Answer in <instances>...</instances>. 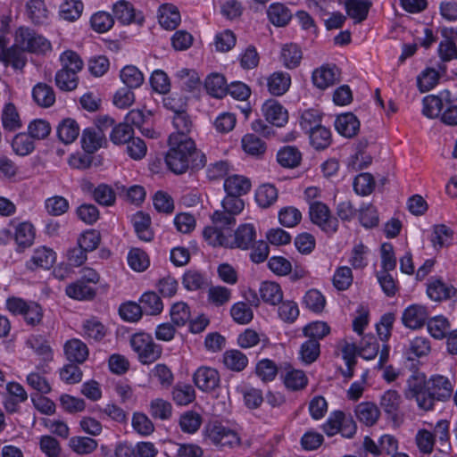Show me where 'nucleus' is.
I'll use <instances>...</instances> for the list:
<instances>
[{
  "instance_id": "1",
  "label": "nucleus",
  "mask_w": 457,
  "mask_h": 457,
  "mask_svg": "<svg viewBox=\"0 0 457 457\" xmlns=\"http://www.w3.org/2000/svg\"><path fill=\"white\" fill-rule=\"evenodd\" d=\"M170 149L165 156L168 168L175 174L194 172L203 169L206 164L205 155L196 149L190 137H169Z\"/></svg>"
},
{
  "instance_id": "2",
  "label": "nucleus",
  "mask_w": 457,
  "mask_h": 457,
  "mask_svg": "<svg viewBox=\"0 0 457 457\" xmlns=\"http://www.w3.org/2000/svg\"><path fill=\"white\" fill-rule=\"evenodd\" d=\"M234 226H227L216 230V233L204 235L207 243L212 246L249 249L256 238V230L252 224H244L237 228L232 236Z\"/></svg>"
},
{
  "instance_id": "3",
  "label": "nucleus",
  "mask_w": 457,
  "mask_h": 457,
  "mask_svg": "<svg viewBox=\"0 0 457 457\" xmlns=\"http://www.w3.org/2000/svg\"><path fill=\"white\" fill-rule=\"evenodd\" d=\"M244 207L245 203L240 196L227 194L221 202V210L213 212L212 215V225L204 229L203 236L216 233V230L227 226H235L236 216L244 210Z\"/></svg>"
},
{
  "instance_id": "4",
  "label": "nucleus",
  "mask_w": 457,
  "mask_h": 457,
  "mask_svg": "<svg viewBox=\"0 0 457 457\" xmlns=\"http://www.w3.org/2000/svg\"><path fill=\"white\" fill-rule=\"evenodd\" d=\"M428 379L424 373L414 371L408 378L404 395L415 399L418 407L425 411L432 410L431 397L428 396Z\"/></svg>"
},
{
  "instance_id": "5",
  "label": "nucleus",
  "mask_w": 457,
  "mask_h": 457,
  "mask_svg": "<svg viewBox=\"0 0 457 457\" xmlns=\"http://www.w3.org/2000/svg\"><path fill=\"white\" fill-rule=\"evenodd\" d=\"M132 349L137 353L143 364L155 361L162 354V347L156 345L153 337L146 333H137L130 339Z\"/></svg>"
},
{
  "instance_id": "6",
  "label": "nucleus",
  "mask_w": 457,
  "mask_h": 457,
  "mask_svg": "<svg viewBox=\"0 0 457 457\" xmlns=\"http://www.w3.org/2000/svg\"><path fill=\"white\" fill-rule=\"evenodd\" d=\"M205 436L212 444L220 447H234L240 444V438L237 432L214 421L205 428Z\"/></svg>"
},
{
  "instance_id": "7",
  "label": "nucleus",
  "mask_w": 457,
  "mask_h": 457,
  "mask_svg": "<svg viewBox=\"0 0 457 457\" xmlns=\"http://www.w3.org/2000/svg\"><path fill=\"white\" fill-rule=\"evenodd\" d=\"M8 38L0 36V62L5 65L11 64L14 69H22L26 64L25 50L21 48V45L15 40L12 46H8Z\"/></svg>"
},
{
  "instance_id": "8",
  "label": "nucleus",
  "mask_w": 457,
  "mask_h": 457,
  "mask_svg": "<svg viewBox=\"0 0 457 457\" xmlns=\"http://www.w3.org/2000/svg\"><path fill=\"white\" fill-rule=\"evenodd\" d=\"M16 41L27 52L45 53L51 47L50 43L44 37L29 28H20L16 31Z\"/></svg>"
},
{
  "instance_id": "9",
  "label": "nucleus",
  "mask_w": 457,
  "mask_h": 457,
  "mask_svg": "<svg viewBox=\"0 0 457 457\" xmlns=\"http://www.w3.org/2000/svg\"><path fill=\"white\" fill-rule=\"evenodd\" d=\"M428 396L431 397L432 409L436 401H446L453 391V386L448 378L442 375H433L428 378Z\"/></svg>"
},
{
  "instance_id": "10",
  "label": "nucleus",
  "mask_w": 457,
  "mask_h": 457,
  "mask_svg": "<svg viewBox=\"0 0 457 457\" xmlns=\"http://www.w3.org/2000/svg\"><path fill=\"white\" fill-rule=\"evenodd\" d=\"M262 111L267 121L277 127H284L288 122L287 110L277 100L264 102Z\"/></svg>"
},
{
  "instance_id": "11",
  "label": "nucleus",
  "mask_w": 457,
  "mask_h": 457,
  "mask_svg": "<svg viewBox=\"0 0 457 457\" xmlns=\"http://www.w3.org/2000/svg\"><path fill=\"white\" fill-rule=\"evenodd\" d=\"M280 377L285 386L291 391H298L307 386L308 378L303 370L294 369L286 363L280 368Z\"/></svg>"
},
{
  "instance_id": "12",
  "label": "nucleus",
  "mask_w": 457,
  "mask_h": 457,
  "mask_svg": "<svg viewBox=\"0 0 457 457\" xmlns=\"http://www.w3.org/2000/svg\"><path fill=\"white\" fill-rule=\"evenodd\" d=\"M428 319V312L425 306L420 304H411L403 312V324L411 329H419L422 328Z\"/></svg>"
},
{
  "instance_id": "13",
  "label": "nucleus",
  "mask_w": 457,
  "mask_h": 457,
  "mask_svg": "<svg viewBox=\"0 0 457 457\" xmlns=\"http://www.w3.org/2000/svg\"><path fill=\"white\" fill-rule=\"evenodd\" d=\"M379 404L388 419L394 422L399 421L402 397L396 390L386 391L380 397Z\"/></svg>"
},
{
  "instance_id": "14",
  "label": "nucleus",
  "mask_w": 457,
  "mask_h": 457,
  "mask_svg": "<svg viewBox=\"0 0 457 457\" xmlns=\"http://www.w3.org/2000/svg\"><path fill=\"white\" fill-rule=\"evenodd\" d=\"M195 386L204 392L214 390L220 383L219 372L210 367H200L194 374Z\"/></svg>"
},
{
  "instance_id": "15",
  "label": "nucleus",
  "mask_w": 457,
  "mask_h": 457,
  "mask_svg": "<svg viewBox=\"0 0 457 457\" xmlns=\"http://www.w3.org/2000/svg\"><path fill=\"white\" fill-rule=\"evenodd\" d=\"M113 15L120 23L127 25L132 22L142 23L143 16L136 13L133 5L125 0L115 3L112 6Z\"/></svg>"
},
{
  "instance_id": "16",
  "label": "nucleus",
  "mask_w": 457,
  "mask_h": 457,
  "mask_svg": "<svg viewBox=\"0 0 457 457\" xmlns=\"http://www.w3.org/2000/svg\"><path fill=\"white\" fill-rule=\"evenodd\" d=\"M427 294L434 301L457 298V289L453 286L447 285L443 280L436 278L428 283Z\"/></svg>"
},
{
  "instance_id": "17",
  "label": "nucleus",
  "mask_w": 457,
  "mask_h": 457,
  "mask_svg": "<svg viewBox=\"0 0 457 457\" xmlns=\"http://www.w3.org/2000/svg\"><path fill=\"white\" fill-rule=\"evenodd\" d=\"M291 86V76L285 71H275L267 79L268 91L274 96L286 94Z\"/></svg>"
},
{
  "instance_id": "18",
  "label": "nucleus",
  "mask_w": 457,
  "mask_h": 457,
  "mask_svg": "<svg viewBox=\"0 0 457 457\" xmlns=\"http://www.w3.org/2000/svg\"><path fill=\"white\" fill-rule=\"evenodd\" d=\"M303 335L309 339L302 344L299 351V359L305 365L314 362V321L303 328Z\"/></svg>"
},
{
  "instance_id": "19",
  "label": "nucleus",
  "mask_w": 457,
  "mask_h": 457,
  "mask_svg": "<svg viewBox=\"0 0 457 457\" xmlns=\"http://www.w3.org/2000/svg\"><path fill=\"white\" fill-rule=\"evenodd\" d=\"M63 350L66 358L71 362L80 364L88 357V348L80 339L68 340L63 346Z\"/></svg>"
},
{
  "instance_id": "20",
  "label": "nucleus",
  "mask_w": 457,
  "mask_h": 457,
  "mask_svg": "<svg viewBox=\"0 0 457 457\" xmlns=\"http://www.w3.org/2000/svg\"><path fill=\"white\" fill-rule=\"evenodd\" d=\"M335 127L340 135L351 138L359 131L360 121L352 112H346L337 118Z\"/></svg>"
},
{
  "instance_id": "21",
  "label": "nucleus",
  "mask_w": 457,
  "mask_h": 457,
  "mask_svg": "<svg viewBox=\"0 0 457 457\" xmlns=\"http://www.w3.org/2000/svg\"><path fill=\"white\" fill-rule=\"evenodd\" d=\"M105 142V134L99 129L87 128L82 132V147L88 154H93L97 151Z\"/></svg>"
},
{
  "instance_id": "22",
  "label": "nucleus",
  "mask_w": 457,
  "mask_h": 457,
  "mask_svg": "<svg viewBox=\"0 0 457 457\" xmlns=\"http://www.w3.org/2000/svg\"><path fill=\"white\" fill-rule=\"evenodd\" d=\"M337 220L333 217L327 205L316 202V226L327 234L334 233L337 228Z\"/></svg>"
},
{
  "instance_id": "23",
  "label": "nucleus",
  "mask_w": 457,
  "mask_h": 457,
  "mask_svg": "<svg viewBox=\"0 0 457 457\" xmlns=\"http://www.w3.org/2000/svg\"><path fill=\"white\" fill-rule=\"evenodd\" d=\"M26 13L35 25L46 24L49 19V11L44 0H29L26 3Z\"/></svg>"
},
{
  "instance_id": "24",
  "label": "nucleus",
  "mask_w": 457,
  "mask_h": 457,
  "mask_svg": "<svg viewBox=\"0 0 457 457\" xmlns=\"http://www.w3.org/2000/svg\"><path fill=\"white\" fill-rule=\"evenodd\" d=\"M160 25L166 29H175L180 23V13L172 4H162L158 10Z\"/></svg>"
},
{
  "instance_id": "25",
  "label": "nucleus",
  "mask_w": 457,
  "mask_h": 457,
  "mask_svg": "<svg viewBox=\"0 0 457 457\" xmlns=\"http://www.w3.org/2000/svg\"><path fill=\"white\" fill-rule=\"evenodd\" d=\"M224 189L228 195L241 196L250 191L251 182L241 175L228 176L224 181Z\"/></svg>"
},
{
  "instance_id": "26",
  "label": "nucleus",
  "mask_w": 457,
  "mask_h": 457,
  "mask_svg": "<svg viewBox=\"0 0 457 457\" xmlns=\"http://www.w3.org/2000/svg\"><path fill=\"white\" fill-rule=\"evenodd\" d=\"M338 78L339 71L335 64L322 65L320 70H316V87L326 89L333 86Z\"/></svg>"
},
{
  "instance_id": "27",
  "label": "nucleus",
  "mask_w": 457,
  "mask_h": 457,
  "mask_svg": "<svg viewBox=\"0 0 457 457\" xmlns=\"http://www.w3.org/2000/svg\"><path fill=\"white\" fill-rule=\"evenodd\" d=\"M133 226L138 238L145 242H150L154 238V232L151 228V218L142 212L133 216Z\"/></svg>"
},
{
  "instance_id": "28",
  "label": "nucleus",
  "mask_w": 457,
  "mask_h": 457,
  "mask_svg": "<svg viewBox=\"0 0 457 457\" xmlns=\"http://www.w3.org/2000/svg\"><path fill=\"white\" fill-rule=\"evenodd\" d=\"M355 415L361 423L373 426L380 416V411L375 403L363 402L356 406Z\"/></svg>"
},
{
  "instance_id": "29",
  "label": "nucleus",
  "mask_w": 457,
  "mask_h": 457,
  "mask_svg": "<svg viewBox=\"0 0 457 457\" xmlns=\"http://www.w3.org/2000/svg\"><path fill=\"white\" fill-rule=\"evenodd\" d=\"M32 97L34 102L43 108H48L55 102V94L53 87L41 82L34 86Z\"/></svg>"
},
{
  "instance_id": "30",
  "label": "nucleus",
  "mask_w": 457,
  "mask_h": 457,
  "mask_svg": "<svg viewBox=\"0 0 457 457\" xmlns=\"http://www.w3.org/2000/svg\"><path fill=\"white\" fill-rule=\"evenodd\" d=\"M371 4L370 0H345L346 13L360 23L366 20Z\"/></svg>"
},
{
  "instance_id": "31",
  "label": "nucleus",
  "mask_w": 457,
  "mask_h": 457,
  "mask_svg": "<svg viewBox=\"0 0 457 457\" xmlns=\"http://www.w3.org/2000/svg\"><path fill=\"white\" fill-rule=\"evenodd\" d=\"M259 293L262 300L270 305H276L282 302L283 293L278 284L271 281H264L261 284Z\"/></svg>"
},
{
  "instance_id": "32",
  "label": "nucleus",
  "mask_w": 457,
  "mask_h": 457,
  "mask_svg": "<svg viewBox=\"0 0 457 457\" xmlns=\"http://www.w3.org/2000/svg\"><path fill=\"white\" fill-rule=\"evenodd\" d=\"M267 13L270 21L277 27L286 26L293 16L291 10L280 3L270 4Z\"/></svg>"
},
{
  "instance_id": "33",
  "label": "nucleus",
  "mask_w": 457,
  "mask_h": 457,
  "mask_svg": "<svg viewBox=\"0 0 457 457\" xmlns=\"http://www.w3.org/2000/svg\"><path fill=\"white\" fill-rule=\"evenodd\" d=\"M55 262V253L46 247L35 250L28 267L29 269L42 268L50 269Z\"/></svg>"
},
{
  "instance_id": "34",
  "label": "nucleus",
  "mask_w": 457,
  "mask_h": 457,
  "mask_svg": "<svg viewBox=\"0 0 457 457\" xmlns=\"http://www.w3.org/2000/svg\"><path fill=\"white\" fill-rule=\"evenodd\" d=\"M278 197V191L272 184H262L255 191V201L262 208L273 205Z\"/></svg>"
},
{
  "instance_id": "35",
  "label": "nucleus",
  "mask_w": 457,
  "mask_h": 457,
  "mask_svg": "<svg viewBox=\"0 0 457 457\" xmlns=\"http://www.w3.org/2000/svg\"><path fill=\"white\" fill-rule=\"evenodd\" d=\"M225 367L232 371L240 372L248 364V358L239 350H228L223 353Z\"/></svg>"
},
{
  "instance_id": "36",
  "label": "nucleus",
  "mask_w": 457,
  "mask_h": 457,
  "mask_svg": "<svg viewBox=\"0 0 457 457\" xmlns=\"http://www.w3.org/2000/svg\"><path fill=\"white\" fill-rule=\"evenodd\" d=\"M59 139L65 145L72 143L79 135V127L76 120L64 119L57 127Z\"/></svg>"
},
{
  "instance_id": "37",
  "label": "nucleus",
  "mask_w": 457,
  "mask_h": 457,
  "mask_svg": "<svg viewBox=\"0 0 457 457\" xmlns=\"http://www.w3.org/2000/svg\"><path fill=\"white\" fill-rule=\"evenodd\" d=\"M140 306L145 314L158 315L163 310V303L159 295L154 292H145L140 297Z\"/></svg>"
},
{
  "instance_id": "38",
  "label": "nucleus",
  "mask_w": 457,
  "mask_h": 457,
  "mask_svg": "<svg viewBox=\"0 0 457 457\" xmlns=\"http://www.w3.org/2000/svg\"><path fill=\"white\" fill-rule=\"evenodd\" d=\"M301 153L295 146H284L277 154L278 162L284 168L293 169L301 162Z\"/></svg>"
},
{
  "instance_id": "39",
  "label": "nucleus",
  "mask_w": 457,
  "mask_h": 457,
  "mask_svg": "<svg viewBox=\"0 0 457 457\" xmlns=\"http://www.w3.org/2000/svg\"><path fill=\"white\" fill-rule=\"evenodd\" d=\"M12 148L17 155L27 156L35 150V142L28 133H18L12 141Z\"/></svg>"
},
{
  "instance_id": "40",
  "label": "nucleus",
  "mask_w": 457,
  "mask_h": 457,
  "mask_svg": "<svg viewBox=\"0 0 457 457\" xmlns=\"http://www.w3.org/2000/svg\"><path fill=\"white\" fill-rule=\"evenodd\" d=\"M65 293L69 297L76 300H90L96 295L95 289L82 280L68 285Z\"/></svg>"
},
{
  "instance_id": "41",
  "label": "nucleus",
  "mask_w": 457,
  "mask_h": 457,
  "mask_svg": "<svg viewBox=\"0 0 457 457\" xmlns=\"http://www.w3.org/2000/svg\"><path fill=\"white\" fill-rule=\"evenodd\" d=\"M204 86L207 92L216 98H221L227 94L228 85L221 74L209 75L205 79Z\"/></svg>"
},
{
  "instance_id": "42",
  "label": "nucleus",
  "mask_w": 457,
  "mask_h": 457,
  "mask_svg": "<svg viewBox=\"0 0 457 457\" xmlns=\"http://www.w3.org/2000/svg\"><path fill=\"white\" fill-rule=\"evenodd\" d=\"M82 335L87 339L97 342L105 337L106 328L97 319L91 318L83 322Z\"/></svg>"
},
{
  "instance_id": "43",
  "label": "nucleus",
  "mask_w": 457,
  "mask_h": 457,
  "mask_svg": "<svg viewBox=\"0 0 457 457\" xmlns=\"http://www.w3.org/2000/svg\"><path fill=\"white\" fill-rule=\"evenodd\" d=\"M172 123L177 130L176 133H172L170 136H178L179 137H189L188 134L194 128V122L189 114L184 110L174 114Z\"/></svg>"
},
{
  "instance_id": "44",
  "label": "nucleus",
  "mask_w": 457,
  "mask_h": 457,
  "mask_svg": "<svg viewBox=\"0 0 457 457\" xmlns=\"http://www.w3.org/2000/svg\"><path fill=\"white\" fill-rule=\"evenodd\" d=\"M83 3L80 0H65L61 5L60 16L69 21L78 20L83 12Z\"/></svg>"
},
{
  "instance_id": "45",
  "label": "nucleus",
  "mask_w": 457,
  "mask_h": 457,
  "mask_svg": "<svg viewBox=\"0 0 457 457\" xmlns=\"http://www.w3.org/2000/svg\"><path fill=\"white\" fill-rule=\"evenodd\" d=\"M443 95L441 96L429 95L423 98L422 100V114L429 119H434L439 116L441 111L443 109Z\"/></svg>"
},
{
  "instance_id": "46",
  "label": "nucleus",
  "mask_w": 457,
  "mask_h": 457,
  "mask_svg": "<svg viewBox=\"0 0 457 457\" xmlns=\"http://www.w3.org/2000/svg\"><path fill=\"white\" fill-rule=\"evenodd\" d=\"M281 61L288 69L297 67L302 59V51L295 44H287L281 50Z\"/></svg>"
},
{
  "instance_id": "47",
  "label": "nucleus",
  "mask_w": 457,
  "mask_h": 457,
  "mask_svg": "<svg viewBox=\"0 0 457 457\" xmlns=\"http://www.w3.org/2000/svg\"><path fill=\"white\" fill-rule=\"evenodd\" d=\"M120 79L129 88H137L144 82L143 73L133 65L124 67L120 71Z\"/></svg>"
},
{
  "instance_id": "48",
  "label": "nucleus",
  "mask_w": 457,
  "mask_h": 457,
  "mask_svg": "<svg viewBox=\"0 0 457 457\" xmlns=\"http://www.w3.org/2000/svg\"><path fill=\"white\" fill-rule=\"evenodd\" d=\"M35 237L34 227L29 222H22L15 228L14 239L19 246L23 248L32 245Z\"/></svg>"
},
{
  "instance_id": "49",
  "label": "nucleus",
  "mask_w": 457,
  "mask_h": 457,
  "mask_svg": "<svg viewBox=\"0 0 457 457\" xmlns=\"http://www.w3.org/2000/svg\"><path fill=\"white\" fill-rule=\"evenodd\" d=\"M70 447L78 454H89L97 448V441L87 436H73L69 442Z\"/></svg>"
},
{
  "instance_id": "50",
  "label": "nucleus",
  "mask_w": 457,
  "mask_h": 457,
  "mask_svg": "<svg viewBox=\"0 0 457 457\" xmlns=\"http://www.w3.org/2000/svg\"><path fill=\"white\" fill-rule=\"evenodd\" d=\"M2 124L4 129L14 131L21 127V121L13 104H5L2 113Z\"/></svg>"
},
{
  "instance_id": "51",
  "label": "nucleus",
  "mask_w": 457,
  "mask_h": 457,
  "mask_svg": "<svg viewBox=\"0 0 457 457\" xmlns=\"http://www.w3.org/2000/svg\"><path fill=\"white\" fill-rule=\"evenodd\" d=\"M428 329L436 339H443L450 329V323L444 316H436L427 320Z\"/></svg>"
},
{
  "instance_id": "52",
  "label": "nucleus",
  "mask_w": 457,
  "mask_h": 457,
  "mask_svg": "<svg viewBox=\"0 0 457 457\" xmlns=\"http://www.w3.org/2000/svg\"><path fill=\"white\" fill-rule=\"evenodd\" d=\"M128 263L135 271H144L150 264L148 255L140 248H132L128 253Z\"/></svg>"
},
{
  "instance_id": "53",
  "label": "nucleus",
  "mask_w": 457,
  "mask_h": 457,
  "mask_svg": "<svg viewBox=\"0 0 457 457\" xmlns=\"http://www.w3.org/2000/svg\"><path fill=\"white\" fill-rule=\"evenodd\" d=\"M453 231L444 224L436 225L433 228L431 242L434 247L442 248L451 245Z\"/></svg>"
},
{
  "instance_id": "54",
  "label": "nucleus",
  "mask_w": 457,
  "mask_h": 457,
  "mask_svg": "<svg viewBox=\"0 0 457 457\" xmlns=\"http://www.w3.org/2000/svg\"><path fill=\"white\" fill-rule=\"evenodd\" d=\"M182 284L187 290L195 291L205 287L207 279L202 272L195 270H189L185 272Z\"/></svg>"
},
{
  "instance_id": "55",
  "label": "nucleus",
  "mask_w": 457,
  "mask_h": 457,
  "mask_svg": "<svg viewBox=\"0 0 457 457\" xmlns=\"http://www.w3.org/2000/svg\"><path fill=\"white\" fill-rule=\"evenodd\" d=\"M202 424V417L193 411L184 412L179 419V426L183 432L193 434L196 432Z\"/></svg>"
},
{
  "instance_id": "56",
  "label": "nucleus",
  "mask_w": 457,
  "mask_h": 457,
  "mask_svg": "<svg viewBox=\"0 0 457 457\" xmlns=\"http://www.w3.org/2000/svg\"><path fill=\"white\" fill-rule=\"evenodd\" d=\"M244 151L251 155H262L266 151L265 143L254 134H247L242 138Z\"/></svg>"
},
{
  "instance_id": "57",
  "label": "nucleus",
  "mask_w": 457,
  "mask_h": 457,
  "mask_svg": "<svg viewBox=\"0 0 457 457\" xmlns=\"http://www.w3.org/2000/svg\"><path fill=\"white\" fill-rule=\"evenodd\" d=\"M55 84L62 91H72L78 87V76L75 72L60 70L55 74Z\"/></svg>"
},
{
  "instance_id": "58",
  "label": "nucleus",
  "mask_w": 457,
  "mask_h": 457,
  "mask_svg": "<svg viewBox=\"0 0 457 457\" xmlns=\"http://www.w3.org/2000/svg\"><path fill=\"white\" fill-rule=\"evenodd\" d=\"M255 372L263 382H270L276 378L278 368L273 361L262 359L256 364Z\"/></svg>"
},
{
  "instance_id": "59",
  "label": "nucleus",
  "mask_w": 457,
  "mask_h": 457,
  "mask_svg": "<svg viewBox=\"0 0 457 457\" xmlns=\"http://www.w3.org/2000/svg\"><path fill=\"white\" fill-rule=\"evenodd\" d=\"M230 315L235 322L238 324H248L253 318L251 307L245 302H238L232 305Z\"/></svg>"
},
{
  "instance_id": "60",
  "label": "nucleus",
  "mask_w": 457,
  "mask_h": 457,
  "mask_svg": "<svg viewBox=\"0 0 457 457\" xmlns=\"http://www.w3.org/2000/svg\"><path fill=\"white\" fill-rule=\"evenodd\" d=\"M149 411L154 419L166 420L172 415V406L168 401L156 398L151 401Z\"/></svg>"
},
{
  "instance_id": "61",
  "label": "nucleus",
  "mask_w": 457,
  "mask_h": 457,
  "mask_svg": "<svg viewBox=\"0 0 457 457\" xmlns=\"http://www.w3.org/2000/svg\"><path fill=\"white\" fill-rule=\"evenodd\" d=\"M134 136L133 128L126 121L115 126L110 135L112 142L115 145L127 144Z\"/></svg>"
},
{
  "instance_id": "62",
  "label": "nucleus",
  "mask_w": 457,
  "mask_h": 457,
  "mask_svg": "<svg viewBox=\"0 0 457 457\" xmlns=\"http://www.w3.org/2000/svg\"><path fill=\"white\" fill-rule=\"evenodd\" d=\"M46 212L52 216H60L67 212L70 204L66 198L61 195L49 197L45 202Z\"/></svg>"
},
{
  "instance_id": "63",
  "label": "nucleus",
  "mask_w": 457,
  "mask_h": 457,
  "mask_svg": "<svg viewBox=\"0 0 457 457\" xmlns=\"http://www.w3.org/2000/svg\"><path fill=\"white\" fill-rule=\"evenodd\" d=\"M375 187V180L370 173H361L353 180V189L360 195H370Z\"/></svg>"
},
{
  "instance_id": "64",
  "label": "nucleus",
  "mask_w": 457,
  "mask_h": 457,
  "mask_svg": "<svg viewBox=\"0 0 457 457\" xmlns=\"http://www.w3.org/2000/svg\"><path fill=\"white\" fill-rule=\"evenodd\" d=\"M90 23L95 31L104 33L112 28L114 19L109 12H98L92 15Z\"/></svg>"
}]
</instances>
